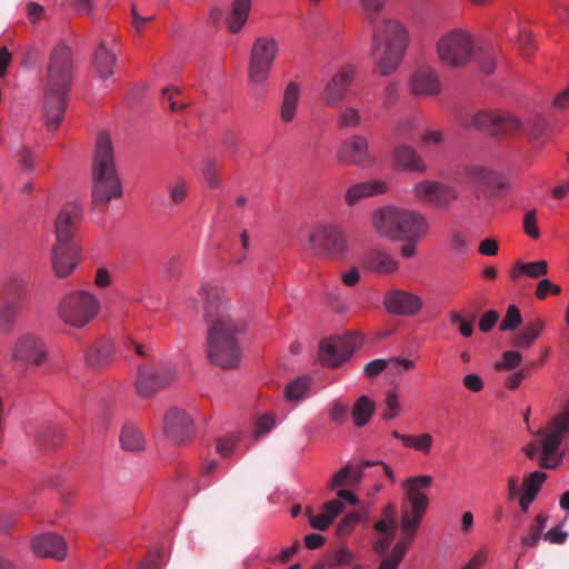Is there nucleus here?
<instances>
[{
	"instance_id": "22",
	"label": "nucleus",
	"mask_w": 569,
	"mask_h": 569,
	"mask_svg": "<svg viewBox=\"0 0 569 569\" xmlns=\"http://www.w3.org/2000/svg\"><path fill=\"white\" fill-rule=\"evenodd\" d=\"M80 251L77 243L56 242L51 251V261L56 274L67 277L80 261Z\"/></svg>"
},
{
	"instance_id": "59",
	"label": "nucleus",
	"mask_w": 569,
	"mask_h": 569,
	"mask_svg": "<svg viewBox=\"0 0 569 569\" xmlns=\"http://www.w3.org/2000/svg\"><path fill=\"white\" fill-rule=\"evenodd\" d=\"M306 512L309 517L310 526L316 530H326L332 523L330 517L323 511L319 515H312L311 510L307 509Z\"/></svg>"
},
{
	"instance_id": "50",
	"label": "nucleus",
	"mask_w": 569,
	"mask_h": 569,
	"mask_svg": "<svg viewBox=\"0 0 569 569\" xmlns=\"http://www.w3.org/2000/svg\"><path fill=\"white\" fill-rule=\"evenodd\" d=\"M522 356L518 351L509 350L502 353L501 360L495 365L496 370H513L519 367Z\"/></svg>"
},
{
	"instance_id": "31",
	"label": "nucleus",
	"mask_w": 569,
	"mask_h": 569,
	"mask_svg": "<svg viewBox=\"0 0 569 569\" xmlns=\"http://www.w3.org/2000/svg\"><path fill=\"white\" fill-rule=\"evenodd\" d=\"M466 178L483 188H508V183L498 179L497 174L489 168L480 164H472L465 168Z\"/></svg>"
},
{
	"instance_id": "15",
	"label": "nucleus",
	"mask_w": 569,
	"mask_h": 569,
	"mask_svg": "<svg viewBox=\"0 0 569 569\" xmlns=\"http://www.w3.org/2000/svg\"><path fill=\"white\" fill-rule=\"evenodd\" d=\"M337 159L342 164L368 169L375 166L368 139L362 134H352L343 140L337 151Z\"/></svg>"
},
{
	"instance_id": "48",
	"label": "nucleus",
	"mask_w": 569,
	"mask_h": 569,
	"mask_svg": "<svg viewBox=\"0 0 569 569\" xmlns=\"http://www.w3.org/2000/svg\"><path fill=\"white\" fill-rule=\"evenodd\" d=\"M171 202L179 206L184 202L188 194V186L183 179H177L168 186Z\"/></svg>"
},
{
	"instance_id": "45",
	"label": "nucleus",
	"mask_w": 569,
	"mask_h": 569,
	"mask_svg": "<svg viewBox=\"0 0 569 569\" xmlns=\"http://www.w3.org/2000/svg\"><path fill=\"white\" fill-rule=\"evenodd\" d=\"M375 529L385 533V537H393L396 529V509L393 505H388L382 510V519L375 523Z\"/></svg>"
},
{
	"instance_id": "21",
	"label": "nucleus",
	"mask_w": 569,
	"mask_h": 569,
	"mask_svg": "<svg viewBox=\"0 0 569 569\" xmlns=\"http://www.w3.org/2000/svg\"><path fill=\"white\" fill-rule=\"evenodd\" d=\"M371 226L380 237L399 241L400 208L386 206L376 209L371 216Z\"/></svg>"
},
{
	"instance_id": "13",
	"label": "nucleus",
	"mask_w": 569,
	"mask_h": 569,
	"mask_svg": "<svg viewBox=\"0 0 569 569\" xmlns=\"http://www.w3.org/2000/svg\"><path fill=\"white\" fill-rule=\"evenodd\" d=\"M361 343L362 338L358 333L325 339L319 347V358L323 365L336 368L349 359Z\"/></svg>"
},
{
	"instance_id": "42",
	"label": "nucleus",
	"mask_w": 569,
	"mask_h": 569,
	"mask_svg": "<svg viewBox=\"0 0 569 569\" xmlns=\"http://www.w3.org/2000/svg\"><path fill=\"white\" fill-rule=\"evenodd\" d=\"M20 302L2 298L0 308V329L2 331H10L17 320L20 310Z\"/></svg>"
},
{
	"instance_id": "9",
	"label": "nucleus",
	"mask_w": 569,
	"mask_h": 569,
	"mask_svg": "<svg viewBox=\"0 0 569 569\" xmlns=\"http://www.w3.org/2000/svg\"><path fill=\"white\" fill-rule=\"evenodd\" d=\"M279 42L273 37H258L251 47L248 62V79L254 86H263L279 54Z\"/></svg>"
},
{
	"instance_id": "7",
	"label": "nucleus",
	"mask_w": 569,
	"mask_h": 569,
	"mask_svg": "<svg viewBox=\"0 0 569 569\" xmlns=\"http://www.w3.org/2000/svg\"><path fill=\"white\" fill-rule=\"evenodd\" d=\"M100 311L99 300L89 291L78 290L64 295L58 305V317L74 328H83Z\"/></svg>"
},
{
	"instance_id": "62",
	"label": "nucleus",
	"mask_w": 569,
	"mask_h": 569,
	"mask_svg": "<svg viewBox=\"0 0 569 569\" xmlns=\"http://www.w3.org/2000/svg\"><path fill=\"white\" fill-rule=\"evenodd\" d=\"M463 387L471 392H480L485 388L482 378L477 373H468L462 379Z\"/></svg>"
},
{
	"instance_id": "6",
	"label": "nucleus",
	"mask_w": 569,
	"mask_h": 569,
	"mask_svg": "<svg viewBox=\"0 0 569 569\" xmlns=\"http://www.w3.org/2000/svg\"><path fill=\"white\" fill-rule=\"evenodd\" d=\"M436 49L439 60L445 66L462 69L475 57V40L467 30L452 29L439 38Z\"/></svg>"
},
{
	"instance_id": "35",
	"label": "nucleus",
	"mask_w": 569,
	"mask_h": 569,
	"mask_svg": "<svg viewBox=\"0 0 569 569\" xmlns=\"http://www.w3.org/2000/svg\"><path fill=\"white\" fill-rule=\"evenodd\" d=\"M116 61V54L107 49L104 42H101L94 53V69L97 76L102 80L111 77Z\"/></svg>"
},
{
	"instance_id": "8",
	"label": "nucleus",
	"mask_w": 569,
	"mask_h": 569,
	"mask_svg": "<svg viewBox=\"0 0 569 569\" xmlns=\"http://www.w3.org/2000/svg\"><path fill=\"white\" fill-rule=\"evenodd\" d=\"M461 126L467 130L486 131L495 137L511 136L521 130V120L506 110H481L461 119Z\"/></svg>"
},
{
	"instance_id": "32",
	"label": "nucleus",
	"mask_w": 569,
	"mask_h": 569,
	"mask_svg": "<svg viewBox=\"0 0 569 569\" xmlns=\"http://www.w3.org/2000/svg\"><path fill=\"white\" fill-rule=\"evenodd\" d=\"M300 99V87L297 82H289L283 91L281 107H280V119L284 123L291 122L298 109Z\"/></svg>"
},
{
	"instance_id": "38",
	"label": "nucleus",
	"mask_w": 569,
	"mask_h": 569,
	"mask_svg": "<svg viewBox=\"0 0 569 569\" xmlns=\"http://www.w3.org/2000/svg\"><path fill=\"white\" fill-rule=\"evenodd\" d=\"M413 536L415 535L410 536L403 532V537L396 543L391 553L381 560L378 569H397L403 559Z\"/></svg>"
},
{
	"instance_id": "11",
	"label": "nucleus",
	"mask_w": 569,
	"mask_h": 569,
	"mask_svg": "<svg viewBox=\"0 0 569 569\" xmlns=\"http://www.w3.org/2000/svg\"><path fill=\"white\" fill-rule=\"evenodd\" d=\"M569 435V400L562 406L560 413L553 417L549 428L545 433L540 445L542 455L540 465L543 468H556L562 455H558V449L562 440Z\"/></svg>"
},
{
	"instance_id": "43",
	"label": "nucleus",
	"mask_w": 569,
	"mask_h": 569,
	"mask_svg": "<svg viewBox=\"0 0 569 569\" xmlns=\"http://www.w3.org/2000/svg\"><path fill=\"white\" fill-rule=\"evenodd\" d=\"M417 124L418 120L413 116H406L398 119L392 128L393 138L398 141L412 139Z\"/></svg>"
},
{
	"instance_id": "47",
	"label": "nucleus",
	"mask_w": 569,
	"mask_h": 569,
	"mask_svg": "<svg viewBox=\"0 0 569 569\" xmlns=\"http://www.w3.org/2000/svg\"><path fill=\"white\" fill-rule=\"evenodd\" d=\"M546 478L547 475L542 471L530 473L523 480L525 491L522 495L535 500Z\"/></svg>"
},
{
	"instance_id": "12",
	"label": "nucleus",
	"mask_w": 569,
	"mask_h": 569,
	"mask_svg": "<svg viewBox=\"0 0 569 569\" xmlns=\"http://www.w3.org/2000/svg\"><path fill=\"white\" fill-rule=\"evenodd\" d=\"M415 200L440 210L449 209L458 199V190L439 180L425 179L417 182L411 190Z\"/></svg>"
},
{
	"instance_id": "52",
	"label": "nucleus",
	"mask_w": 569,
	"mask_h": 569,
	"mask_svg": "<svg viewBox=\"0 0 569 569\" xmlns=\"http://www.w3.org/2000/svg\"><path fill=\"white\" fill-rule=\"evenodd\" d=\"M400 409L398 395L395 391H389L386 396V409L382 418L385 420H392L400 413Z\"/></svg>"
},
{
	"instance_id": "53",
	"label": "nucleus",
	"mask_w": 569,
	"mask_h": 569,
	"mask_svg": "<svg viewBox=\"0 0 569 569\" xmlns=\"http://www.w3.org/2000/svg\"><path fill=\"white\" fill-rule=\"evenodd\" d=\"M445 131L440 129H428L421 134L422 146L429 148L432 146H440L445 142Z\"/></svg>"
},
{
	"instance_id": "3",
	"label": "nucleus",
	"mask_w": 569,
	"mask_h": 569,
	"mask_svg": "<svg viewBox=\"0 0 569 569\" xmlns=\"http://www.w3.org/2000/svg\"><path fill=\"white\" fill-rule=\"evenodd\" d=\"M72 70L71 49L64 43L57 44L50 53L44 81V117L50 130H54L63 118Z\"/></svg>"
},
{
	"instance_id": "16",
	"label": "nucleus",
	"mask_w": 569,
	"mask_h": 569,
	"mask_svg": "<svg viewBox=\"0 0 569 569\" xmlns=\"http://www.w3.org/2000/svg\"><path fill=\"white\" fill-rule=\"evenodd\" d=\"M177 376L171 365L163 366L157 370L147 365H139L136 382L137 392L144 398L153 396L157 390L170 383Z\"/></svg>"
},
{
	"instance_id": "18",
	"label": "nucleus",
	"mask_w": 569,
	"mask_h": 569,
	"mask_svg": "<svg viewBox=\"0 0 569 569\" xmlns=\"http://www.w3.org/2000/svg\"><path fill=\"white\" fill-rule=\"evenodd\" d=\"M383 306L393 316L410 317L421 310L422 299L416 293L392 288L386 293Z\"/></svg>"
},
{
	"instance_id": "40",
	"label": "nucleus",
	"mask_w": 569,
	"mask_h": 569,
	"mask_svg": "<svg viewBox=\"0 0 569 569\" xmlns=\"http://www.w3.org/2000/svg\"><path fill=\"white\" fill-rule=\"evenodd\" d=\"M376 409L375 402L367 396H361L352 408V419L357 427L368 423Z\"/></svg>"
},
{
	"instance_id": "49",
	"label": "nucleus",
	"mask_w": 569,
	"mask_h": 569,
	"mask_svg": "<svg viewBox=\"0 0 569 569\" xmlns=\"http://www.w3.org/2000/svg\"><path fill=\"white\" fill-rule=\"evenodd\" d=\"M522 322L521 313L515 305H510L500 323V330L510 331L517 329Z\"/></svg>"
},
{
	"instance_id": "30",
	"label": "nucleus",
	"mask_w": 569,
	"mask_h": 569,
	"mask_svg": "<svg viewBox=\"0 0 569 569\" xmlns=\"http://www.w3.org/2000/svg\"><path fill=\"white\" fill-rule=\"evenodd\" d=\"M376 462L372 460H363L359 465H347L341 468L332 477L329 487L331 489L340 487H355L358 486L362 479L363 470L372 467Z\"/></svg>"
},
{
	"instance_id": "17",
	"label": "nucleus",
	"mask_w": 569,
	"mask_h": 569,
	"mask_svg": "<svg viewBox=\"0 0 569 569\" xmlns=\"http://www.w3.org/2000/svg\"><path fill=\"white\" fill-rule=\"evenodd\" d=\"M163 431L172 442L181 445L193 437L194 423L184 410L171 408L163 417Z\"/></svg>"
},
{
	"instance_id": "34",
	"label": "nucleus",
	"mask_w": 569,
	"mask_h": 569,
	"mask_svg": "<svg viewBox=\"0 0 569 569\" xmlns=\"http://www.w3.org/2000/svg\"><path fill=\"white\" fill-rule=\"evenodd\" d=\"M120 445L127 451H142L146 447L144 436L132 422H126L120 432Z\"/></svg>"
},
{
	"instance_id": "5",
	"label": "nucleus",
	"mask_w": 569,
	"mask_h": 569,
	"mask_svg": "<svg viewBox=\"0 0 569 569\" xmlns=\"http://www.w3.org/2000/svg\"><path fill=\"white\" fill-rule=\"evenodd\" d=\"M432 477L421 475L410 477L403 482L406 500L401 503V530L415 535L428 508V497L425 493L432 485Z\"/></svg>"
},
{
	"instance_id": "10",
	"label": "nucleus",
	"mask_w": 569,
	"mask_h": 569,
	"mask_svg": "<svg viewBox=\"0 0 569 569\" xmlns=\"http://www.w3.org/2000/svg\"><path fill=\"white\" fill-rule=\"evenodd\" d=\"M309 247L312 253L321 258L342 257L349 251L346 232L335 223H319L309 234Z\"/></svg>"
},
{
	"instance_id": "54",
	"label": "nucleus",
	"mask_w": 569,
	"mask_h": 569,
	"mask_svg": "<svg viewBox=\"0 0 569 569\" xmlns=\"http://www.w3.org/2000/svg\"><path fill=\"white\" fill-rule=\"evenodd\" d=\"M203 179L209 188H218L220 186L219 169L214 161L208 160L203 168Z\"/></svg>"
},
{
	"instance_id": "36",
	"label": "nucleus",
	"mask_w": 569,
	"mask_h": 569,
	"mask_svg": "<svg viewBox=\"0 0 569 569\" xmlns=\"http://www.w3.org/2000/svg\"><path fill=\"white\" fill-rule=\"evenodd\" d=\"M391 435L400 440L406 448L417 450L423 455H429L433 445V437L430 433L403 435L395 430Z\"/></svg>"
},
{
	"instance_id": "25",
	"label": "nucleus",
	"mask_w": 569,
	"mask_h": 569,
	"mask_svg": "<svg viewBox=\"0 0 569 569\" xmlns=\"http://www.w3.org/2000/svg\"><path fill=\"white\" fill-rule=\"evenodd\" d=\"M80 218L81 208L77 203H68L61 209L56 220L57 242L76 243L72 237Z\"/></svg>"
},
{
	"instance_id": "23",
	"label": "nucleus",
	"mask_w": 569,
	"mask_h": 569,
	"mask_svg": "<svg viewBox=\"0 0 569 569\" xmlns=\"http://www.w3.org/2000/svg\"><path fill=\"white\" fill-rule=\"evenodd\" d=\"M33 553L42 558L62 560L67 556L68 547L64 539L56 533L37 536L31 541Z\"/></svg>"
},
{
	"instance_id": "39",
	"label": "nucleus",
	"mask_w": 569,
	"mask_h": 569,
	"mask_svg": "<svg viewBox=\"0 0 569 569\" xmlns=\"http://www.w3.org/2000/svg\"><path fill=\"white\" fill-rule=\"evenodd\" d=\"M27 288V279L21 274L13 273L4 284L2 298L21 303L26 297Z\"/></svg>"
},
{
	"instance_id": "29",
	"label": "nucleus",
	"mask_w": 569,
	"mask_h": 569,
	"mask_svg": "<svg viewBox=\"0 0 569 569\" xmlns=\"http://www.w3.org/2000/svg\"><path fill=\"white\" fill-rule=\"evenodd\" d=\"M114 345L110 338L101 337L84 351L86 362L91 368H103L113 359Z\"/></svg>"
},
{
	"instance_id": "57",
	"label": "nucleus",
	"mask_w": 569,
	"mask_h": 569,
	"mask_svg": "<svg viewBox=\"0 0 569 569\" xmlns=\"http://www.w3.org/2000/svg\"><path fill=\"white\" fill-rule=\"evenodd\" d=\"M388 362L387 359H375L368 362L363 368V373L369 379L377 378L381 372L387 370Z\"/></svg>"
},
{
	"instance_id": "64",
	"label": "nucleus",
	"mask_w": 569,
	"mask_h": 569,
	"mask_svg": "<svg viewBox=\"0 0 569 569\" xmlns=\"http://www.w3.org/2000/svg\"><path fill=\"white\" fill-rule=\"evenodd\" d=\"M518 42L522 50V54L530 56L533 52L535 44L532 42V36L530 31L526 29L520 30Z\"/></svg>"
},
{
	"instance_id": "56",
	"label": "nucleus",
	"mask_w": 569,
	"mask_h": 569,
	"mask_svg": "<svg viewBox=\"0 0 569 569\" xmlns=\"http://www.w3.org/2000/svg\"><path fill=\"white\" fill-rule=\"evenodd\" d=\"M523 230L532 239H538L540 236L539 229L537 227V211L536 209H531L527 211L523 218Z\"/></svg>"
},
{
	"instance_id": "2",
	"label": "nucleus",
	"mask_w": 569,
	"mask_h": 569,
	"mask_svg": "<svg viewBox=\"0 0 569 569\" xmlns=\"http://www.w3.org/2000/svg\"><path fill=\"white\" fill-rule=\"evenodd\" d=\"M387 0H360L367 22L372 28L371 58L378 73L392 74L400 66L409 43L405 26L392 18L378 19Z\"/></svg>"
},
{
	"instance_id": "46",
	"label": "nucleus",
	"mask_w": 569,
	"mask_h": 569,
	"mask_svg": "<svg viewBox=\"0 0 569 569\" xmlns=\"http://www.w3.org/2000/svg\"><path fill=\"white\" fill-rule=\"evenodd\" d=\"M310 388V379L300 377L291 381L284 390V397L288 401H300L305 398Z\"/></svg>"
},
{
	"instance_id": "55",
	"label": "nucleus",
	"mask_w": 569,
	"mask_h": 569,
	"mask_svg": "<svg viewBox=\"0 0 569 569\" xmlns=\"http://www.w3.org/2000/svg\"><path fill=\"white\" fill-rule=\"evenodd\" d=\"M399 98V89L396 82H389L381 93V104L385 109L393 106Z\"/></svg>"
},
{
	"instance_id": "63",
	"label": "nucleus",
	"mask_w": 569,
	"mask_h": 569,
	"mask_svg": "<svg viewBox=\"0 0 569 569\" xmlns=\"http://www.w3.org/2000/svg\"><path fill=\"white\" fill-rule=\"evenodd\" d=\"M353 559V555L350 550L346 548H340L337 551L333 552L330 565L331 566H346L351 563Z\"/></svg>"
},
{
	"instance_id": "27",
	"label": "nucleus",
	"mask_w": 569,
	"mask_h": 569,
	"mask_svg": "<svg viewBox=\"0 0 569 569\" xmlns=\"http://www.w3.org/2000/svg\"><path fill=\"white\" fill-rule=\"evenodd\" d=\"M410 90L415 96L432 97L441 91L438 73L430 68H420L411 77Z\"/></svg>"
},
{
	"instance_id": "28",
	"label": "nucleus",
	"mask_w": 569,
	"mask_h": 569,
	"mask_svg": "<svg viewBox=\"0 0 569 569\" xmlns=\"http://www.w3.org/2000/svg\"><path fill=\"white\" fill-rule=\"evenodd\" d=\"M389 186L385 180L373 179L350 186L345 193V201L352 207L363 199L383 194Z\"/></svg>"
},
{
	"instance_id": "24",
	"label": "nucleus",
	"mask_w": 569,
	"mask_h": 569,
	"mask_svg": "<svg viewBox=\"0 0 569 569\" xmlns=\"http://www.w3.org/2000/svg\"><path fill=\"white\" fill-rule=\"evenodd\" d=\"M360 263L366 271L378 274H392L399 269V263L395 257L381 249H373L363 253Z\"/></svg>"
},
{
	"instance_id": "61",
	"label": "nucleus",
	"mask_w": 569,
	"mask_h": 569,
	"mask_svg": "<svg viewBox=\"0 0 569 569\" xmlns=\"http://www.w3.org/2000/svg\"><path fill=\"white\" fill-rule=\"evenodd\" d=\"M359 521V515L356 512H350L343 517V519L339 522L337 527V533L339 536H346L351 532L355 525Z\"/></svg>"
},
{
	"instance_id": "19",
	"label": "nucleus",
	"mask_w": 569,
	"mask_h": 569,
	"mask_svg": "<svg viewBox=\"0 0 569 569\" xmlns=\"http://www.w3.org/2000/svg\"><path fill=\"white\" fill-rule=\"evenodd\" d=\"M428 218L416 210L400 208L399 241L418 242L428 236Z\"/></svg>"
},
{
	"instance_id": "26",
	"label": "nucleus",
	"mask_w": 569,
	"mask_h": 569,
	"mask_svg": "<svg viewBox=\"0 0 569 569\" xmlns=\"http://www.w3.org/2000/svg\"><path fill=\"white\" fill-rule=\"evenodd\" d=\"M392 157L395 164L403 171L423 174L428 170L422 156L407 143L396 146Z\"/></svg>"
},
{
	"instance_id": "33",
	"label": "nucleus",
	"mask_w": 569,
	"mask_h": 569,
	"mask_svg": "<svg viewBox=\"0 0 569 569\" xmlns=\"http://www.w3.org/2000/svg\"><path fill=\"white\" fill-rule=\"evenodd\" d=\"M545 328L546 322L541 318L528 321L523 329L513 337L512 346L520 349H529Z\"/></svg>"
},
{
	"instance_id": "4",
	"label": "nucleus",
	"mask_w": 569,
	"mask_h": 569,
	"mask_svg": "<svg viewBox=\"0 0 569 569\" xmlns=\"http://www.w3.org/2000/svg\"><path fill=\"white\" fill-rule=\"evenodd\" d=\"M92 197L96 203L108 204L122 196L121 181L116 168L113 148L108 133L99 134L92 166Z\"/></svg>"
},
{
	"instance_id": "14",
	"label": "nucleus",
	"mask_w": 569,
	"mask_h": 569,
	"mask_svg": "<svg viewBox=\"0 0 569 569\" xmlns=\"http://www.w3.org/2000/svg\"><path fill=\"white\" fill-rule=\"evenodd\" d=\"M46 359L47 351L43 341L32 333H24L13 342L7 361L10 365L40 366Z\"/></svg>"
},
{
	"instance_id": "20",
	"label": "nucleus",
	"mask_w": 569,
	"mask_h": 569,
	"mask_svg": "<svg viewBox=\"0 0 569 569\" xmlns=\"http://www.w3.org/2000/svg\"><path fill=\"white\" fill-rule=\"evenodd\" d=\"M356 70L352 66H343L325 86L322 100L327 107L340 103L351 86Z\"/></svg>"
},
{
	"instance_id": "51",
	"label": "nucleus",
	"mask_w": 569,
	"mask_h": 569,
	"mask_svg": "<svg viewBox=\"0 0 569 569\" xmlns=\"http://www.w3.org/2000/svg\"><path fill=\"white\" fill-rule=\"evenodd\" d=\"M388 368L391 375L400 376L406 371H410L416 367L413 360L406 358H390L387 359Z\"/></svg>"
},
{
	"instance_id": "41",
	"label": "nucleus",
	"mask_w": 569,
	"mask_h": 569,
	"mask_svg": "<svg viewBox=\"0 0 569 569\" xmlns=\"http://www.w3.org/2000/svg\"><path fill=\"white\" fill-rule=\"evenodd\" d=\"M361 123L362 114L359 109L352 106L341 108L336 120V126L341 131L357 129Z\"/></svg>"
},
{
	"instance_id": "60",
	"label": "nucleus",
	"mask_w": 569,
	"mask_h": 569,
	"mask_svg": "<svg viewBox=\"0 0 569 569\" xmlns=\"http://www.w3.org/2000/svg\"><path fill=\"white\" fill-rule=\"evenodd\" d=\"M179 91L177 89L166 88L162 90V98L164 102H168L171 111H178L186 108V103L177 100Z\"/></svg>"
},
{
	"instance_id": "58",
	"label": "nucleus",
	"mask_w": 569,
	"mask_h": 569,
	"mask_svg": "<svg viewBox=\"0 0 569 569\" xmlns=\"http://www.w3.org/2000/svg\"><path fill=\"white\" fill-rule=\"evenodd\" d=\"M329 416L335 422H343L348 416V405L340 400H335L330 406Z\"/></svg>"
},
{
	"instance_id": "37",
	"label": "nucleus",
	"mask_w": 569,
	"mask_h": 569,
	"mask_svg": "<svg viewBox=\"0 0 569 569\" xmlns=\"http://www.w3.org/2000/svg\"><path fill=\"white\" fill-rule=\"evenodd\" d=\"M251 8L250 0H233L227 24L232 33H237L246 23Z\"/></svg>"
},
{
	"instance_id": "1",
	"label": "nucleus",
	"mask_w": 569,
	"mask_h": 569,
	"mask_svg": "<svg viewBox=\"0 0 569 569\" xmlns=\"http://www.w3.org/2000/svg\"><path fill=\"white\" fill-rule=\"evenodd\" d=\"M198 295L203 300L210 361L223 369L236 368L242 355L239 335L246 331L247 322L233 316L230 299L222 288L203 283Z\"/></svg>"
},
{
	"instance_id": "44",
	"label": "nucleus",
	"mask_w": 569,
	"mask_h": 569,
	"mask_svg": "<svg viewBox=\"0 0 569 569\" xmlns=\"http://www.w3.org/2000/svg\"><path fill=\"white\" fill-rule=\"evenodd\" d=\"M548 273V263L545 260L535 262H518L516 269L512 272V278H517L519 274H527L531 278H540Z\"/></svg>"
}]
</instances>
